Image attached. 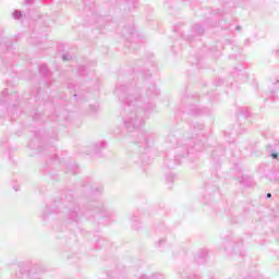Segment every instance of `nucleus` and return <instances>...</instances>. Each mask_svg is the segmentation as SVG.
<instances>
[{"label":"nucleus","mask_w":279,"mask_h":279,"mask_svg":"<svg viewBox=\"0 0 279 279\" xmlns=\"http://www.w3.org/2000/svg\"><path fill=\"white\" fill-rule=\"evenodd\" d=\"M218 86H221V84H223V81L221 78H218Z\"/></svg>","instance_id":"obj_39"},{"label":"nucleus","mask_w":279,"mask_h":279,"mask_svg":"<svg viewBox=\"0 0 279 279\" xmlns=\"http://www.w3.org/2000/svg\"><path fill=\"white\" fill-rule=\"evenodd\" d=\"M134 36L136 34L134 26H130L129 28H124L123 36Z\"/></svg>","instance_id":"obj_19"},{"label":"nucleus","mask_w":279,"mask_h":279,"mask_svg":"<svg viewBox=\"0 0 279 279\" xmlns=\"http://www.w3.org/2000/svg\"><path fill=\"white\" fill-rule=\"evenodd\" d=\"M140 279H165V276L160 274H154L151 277L143 275Z\"/></svg>","instance_id":"obj_21"},{"label":"nucleus","mask_w":279,"mask_h":279,"mask_svg":"<svg viewBox=\"0 0 279 279\" xmlns=\"http://www.w3.org/2000/svg\"><path fill=\"white\" fill-rule=\"evenodd\" d=\"M219 156H223V150H219Z\"/></svg>","instance_id":"obj_41"},{"label":"nucleus","mask_w":279,"mask_h":279,"mask_svg":"<svg viewBox=\"0 0 279 279\" xmlns=\"http://www.w3.org/2000/svg\"><path fill=\"white\" fill-rule=\"evenodd\" d=\"M271 158H274V160H276V158H278V153H271Z\"/></svg>","instance_id":"obj_32"},{"label":"nucleus","mask_w":279,"mask_h":279,"mask_svg":"<svg viewBox=\"0 0 279 279\" xmlns=\"http://www.w3.org/2000/svg\"><path fill=\"white\" fill-rule=\"evenodd\" d=\"M246 279H250V278H246Z\"/></svg>","instance_id":"obj_46"},{"label":"nucleus","mask_w":279,"mask_h":279,"mask_svg":"<svg viewBox=\"0 0 279 279\" xmlns=\"http://www.w3.org/2000/svg\"><path fill=\"white\" fill-rule=\"evenodd\" d=\"M142 73L144 77H151V73H149V71H143Z\"/></svg>","instance_id":"obj_28"},{"label":"nucleus","mask_w":279,"mask_h":279,"mask_svg":"<svg viewBox=\"0 0 279 279\" xmlns=\"http://www.w3.org/2000/svg\"><path fill=\"white\" fill-rule=\"evenodd\" d=\"M235 29L239 32L241 31V26H236Z\"/></svg>","instance_id":"obj_42"},{"label":"nucleus","mask_w":279,"mask_h":279,"mask_svg":"<svg viewBox=\"0 0 279 279\" xmlns=\"http://www.w3.org/2000/svg\"><path fill=\"white\" fill-rule=\"evenodd\" d=\"M60 119H65V118L62 116H57V121H60Z\"/></svg>","instance_id":"obj_40"},{"label":"nucleus","mask_w":279,"mask_h":279,"mask_svg":"<svg viewBox=\"0 0 279 279\" xmlns=\"http://www.w3.org/2000/svg\"><path fill=\"white\" fill-rule=\"evenodd\" d=\"M264 137L265 138H270L271 137V133H264Z\"/></svg>","instance_id":"obj_34"},{"label":"nucleus","mask_w":279,"mask_h":279,"mask_svg":"<svg viewBox=\"0 0 279 279\" xmlns=\"http://www.w3.org/2000/svg\"><path fill=\"white\" fill-rule=\"evenodd\" d=\"M83 4V16L86 23H88V25H97V27H106V24L110 22V17H104L97 14L95 0H84Z\"/></svg>","instance_id":"obj_5"},{"label":"nucleus","mask_w":279,"mask_h":279,"mask_svg":"<svg viewBox=\"0 0 279 279\" xmlns=\"http://www.w3.org/2000/svg\"><path fill=\"white\" fill-rule=\"evenodd\" d=\"M68 88L70 90H73V97L76 99V101H80V99H82V94L77 93V88H80L77 85H75L73 83H69Z\"/></svg>","instance_id":"obj_13"},{"label":"nucleus","mask_w":279,"mask_h":279,"mask_svg":"<svg viewBox=\"0 0 279 279\" xmlns=\"http://www.w3.org/2000/svg\"><path fill=\"white\" fill-rule=\"evenodd\" d=\"M26 5H32L34 3V0H25Z\"/></svg>","instance_id":"obj_33"},{"label":"nucleus","mask_w":279,"mask_h":279,"mask_svg":"<svg viewBox=\"0 0 279 279\" xmlns=\"http://www.w3.org/2000/svg\"><path fill=\"white\" fill-rule=\"evenodd\" d=\"M204 124L199 122H194L191 124L190 130L195 136H186L184 140H180L182 133L180 131H174L166 137V145L169 149H174V158L169 155L165 158V165L168 169H175L180 165V158L184 156H191L193 151H204L206 149V133L204 132Z\"/></svg>","instance_id":"obj_2"},{"label":"nucleus","mask_w":279,"mask_h":279,"mask_svg":"<svg viewBox=\"0 0 279 279\" xmlns=\"http://www.w3.org/2000/svg\"><path fill=\"white\" fill-rule=\"evenodd\" d=\"M71 58H72V57H71L70 53L62 54V60H63L64 62L71 60Z\"/></svg>","instance_id":"obj_26"},{"label":"nucleus","mask_w":279,"mask_h":279,"mask_svg":"<svg viewBox=\"0 0 279 279\" xmlns=\"http://www.w3.org/2000/svg\"><path fill=\"white\" fill-rule=\"evenodd\" d=\"M266 198H267V199H271V193H267V194H266Z\"/></svg>","instance_id":"obj_38"},{"label":"nucleus","mask_w":279,"mask_h":279,"mask_svg":"<svg viewBox=\"0 0 279 279\" xmlns=\"http://www.w3.org/2000/svg\"><path fill=\"white\" fill-rule=\"evenodd\" d=\"M65 173H72V175H75V174L80 173V167L76 163L68 165L65 167Z\"/></svg>","instance_id":"obj_16"},{"label":"nucleus","mask_w":279,"mask_h":279,"mask_svg":"<svg viewBox=\"0 0 279 279\" xmlns=\"http://www.w3.org/2000/svg\"><path fill=\"white\" fill-rule=\"evenodd\" d=\"M106 142H98L93 145V154L97 155L101 153V149H106Z\"/></svg>","instance_id":"obj_15"},{"label":"nucleus","mask_w":279,"mask_h":279,"mask_svg":"<svg viewBox=\"0 0 279 279\" xmlns=\"http://www.w3.org/2000/svg\"><path fill=\"white\" fill-rule=\"evenodd\" d=\"M211 14L219 15V14H221V10H219V9L214 10V11L211 12Z\"/></svg>","instance_id":"obj_31"},{"label":"nucleus","mask_w":279,"mask_h":279,"mask_svg":"<svg viewBox=\"0 0 279 279\" xmlns=\"http://www.w3.org/2000/svg\"><path fill=\"white\" fill-rule=\"evenodd\" d=\"M77 73L78 75H81V77H84V75L88 74V70L86 69V66L80 65L77 69Z\"/></svg>","instance_id":"obj_20"},{"label":"nucleus","mask_w":279,"mask_h":279,"mask_svg":"<svg viewBox=\"0 0 279 279\" xmlns=\"http://www.w3.org/2000/svg\"><path fill=\"white\" fill-rule=\"evenodd\" d=\"M267 149H268V150H271V149H274V145H271V144H268V145H267Z\"/></svg>","instance_id":"obj_36"},{"label":"nucleus","mask_w":279,"mask_h":279,"mask_svg":"<svg viewBox=\"0 0 279 279\" xmlns=\"http://www.w3.org/2000/svg\"><path fill=\"white\" fill-rule=\"evenodd\" d=\"M0 101L3 102V98H1Z\"/></svg>","instance_id":"obj_45"},{"label":"nucleus","mask_w":279,"mask_h":279,"mask_svg":"<svg viewBox=\"0 0 279 279\" xmlns=\"http://www.w3.org/2000/svg\"><path fill=\"white\" fill-rule=\"evenodd\" d=\"M204 34V27L199 24H195L192 26V34L191 35H184L182 34V38H185V40H192L193 36H202Z\"/></svg>","instance_id":"obj_8"},{"label":"nucleus","mask_w":279,"mask_h":279,"mask_svg":"<svg viewBox=\"0 0 279 279\" xmlns=\"http://www.w3.org/2000/svg\"><path fill=\"white\" fill-rule=\"evenodd\" d=\"M183 279H203L199 275L190 272L187 275L182 276Z\"/></svg>","instance_id":"obj_22"},{"label":"nucleus","mask_w":279,"mask_h":279,"mask_svg":"<svg viewBox=\"0 0 279 279\" xmlns=\"http://www.w3.org/2000/svg\"><path fill=\"white\" fill-rule=\"evenodd\" d=\"M23 17V13L21 12V10H15L13 12V19H15L16 21H19V19Z\"/></svg>","instance_id":"obj_24"},{"label":"nucleus","mask_w":279,"mask_h":279,"mask_svg":"<svg viewBox=\"0 0 279 279\" xmlns=\"http://www.w3.org/2000/svg\"><path fill=\"white\" fill-rule=\"evenodd\" d=\"M239 117H243V119H247V117H250V109L245 107L240 108Z\"/></svg>","instance_id":"obj_17"},{"label":"nucleus","mask_w":279,"mask_h":279,"mask_svg":"<svg viewBox=\"0 0 279 279\" xmlns=\"http://www.w3.org/2000/svg\"><path fill=\"white\" fill-rule=\"evenodd\" d=\"M133 221H136V218H135V216H133Z\"/></svg>","instance_id":"obj_44"},{"label":"nucleus","mask_w":279,"mask_h":279,"mask_svg":"<svg viewBox=\"0 0 279 279\" xmlns=\"http://www.w3.org/2000/svg\"><path fill=\"white\" fill-rule=\"evenodd\" d=\"M203 279H215V275L209 274L202 277Z\"/></svg>","instance_id":"obj_27"},{"label":"nucleus","mask_w":279,"mask_h":279,"mask_svg":"<svg viewBox=\"0 0 279 279\" xmlns=\"http://www.w3.org/2000/svg\"><path fill=\"white\" fill-rule=\"evenodd\" d=\"M199 99V96L197 94H194L192 96H187L184 99V102L186 104V113L191 114L192 117H202V114H210V109L208 107H199L195 104Z\"/></svg>","instance_id":"obj_6"},{"label":"nucleus","mask_w":279,"mask_h":279,"mask_svg":"<svg viewBox=\"0 0 279 279\" xmlns=\"http://www.w3.org/2000/svg\"><path fill=\"white\" fill-rule=\"evenodd\" d=\"M5 95H8V89H4V90L2 92V97H5Z\"/></svg>","instance_id":"obj_37"},{"label":"nucleus","mask_w":279,"mask_h":279,"mask_svg":"<svg viewBox=\"0 0 279 279\" xmlns=\"http://www.w3.org/2000/svg\"><path fill=\"white\" fill-rule=\"evenodd\" d=\"M165 241H166L165 239L159 240V247H162Z\"/></svg>","instance_id":"obj_35"},{"label":"nucleus","mask_w":279,"mask_h":279,"mask_svg":"<svg viewBox=\"0 0 279 279\" xmlns=\"http://www.w3.org/2000/svg\"><path fill=\"white\" fill-rule=\"evenodd\" d=\"M64 198L54 201L50 206L46 207V210L43 214V219H47L49 213L62 214L65 223H80V219L86 217H95L101 213L105 219H112L114 213L106 209L101 203H92L88 206L80 209V205L73 199V192L68 191L63 194Z\"/></svg>","instance_id":"obj_3"},{"label":"nucleus","mask_w":279,"mask_h":279,"mask_svg":"<svg viewBox=\"0 0 279 279\" xmlns=\"http://www.w3.org/2000/svg\"><path fill=\"white\" fill-rule=\"evenodd\" d=\"M211 156H213V158H217L219 156V151L218 150H214L211 153Z\"/></svg>","instance_id":"obj_30"},{"label":"nucleus","mask_w":279,"mask_h":279,"mask_svg":"<svg viewBox=\"0 0 279 279\" xmlns=\"http://www.w3.org/2000/svg\"><path fill=\"white\" fill-rule=\"evenodd\" d=\"M208 257V251L206 250H199L195 257L194 260L198 264V265H204V263H206V258Z\"/></svg>","instance_id":"obj_9"},{"label":"nucleus","mask_w":279,"mask_h":279,"mask_svg":"<svg viewBox=\"0 0 279 279\" xmlns=\"http://www.w3.org/2000/svg\"><path fill=\"white\" fill-rule=\"evenodd\" d=\"M121 5L125 8H128L129 11L134 10V8H136V5H138V0H123L122 2H120Z\"/></svg>","instance_id":"obj_12"},{"label":"nucleus","mask_w":279,"mask_h":279,"mask_svg":"<svg viewBox=\"0 0 279 279\" xmlns=\"http://www.w3.org/2000/svg\"><path fill=\"white\" fill-rule=\"evenodd\" d=\"M13 189H14L15 191H19V187H16V186H14Z\"/></svg>","instance_id":"obj_43"},{"label":"nucleus","mask_w":279,"mask_h":279,"mask_svg":"<svg viewBox=\"0 0 279 279\" xmlns=\"http://www.w3.org/2000/svg\"><path fill=\"white\" fill-rule=\"evenodd\" d=\"M175 180V174L173 173H168L166 175V181L169 183V184H172V182Z\"/></svg>","instance_id":"obj_23"},{"label":"nucleus","mask_w":279,"mask_h":279,"mask_svg":"<svg viewBox=\"0 0 279 279\" xmlns=\"http://www.w3.org/2000/svg\"><path fill=\"white\" fill-rule=\"evenodd\" d=\"M158 141V135L149 131H140L135 137V145L140 147V158L142 165H150L151 158L149 157V150L154 147V144Z\"/></svg>","instance_id":"obj_4"},{"label":"nucleus","mask_w":279,"mask_h":279,"mask_svg":"<svg viewBox=\"0 0 279 279\" xmlns=\"http://www.w3.org/2000/svg\"><path fill=\"white\" fill-rule=\"evenodd\" d=\"M268 99L269 101H272V104H277V101H279V78L272 84V88L269 90Z\"/></svg>","instance_id":"obj_7"},{"label":"nucleus","mask_w":279,"mask_h":279,"mask_svg":"<svg viewBox=\"0 0 279 279\" xmlns=\"http://www.w3.org/2000/svg\"><path fill=\"white\" fill-rule=\"evenodd\" d=\"M0 45H3L5 47V49H10V47H12V40L8 39V38H1L0 37Z\"/></svg>","instance_id":"obj_18"},{"label":"nucleus","mask_w":279,"mask_h":279,"mask_svg":"<svg viewBox=\"0 0 279 279\" xmlns=\"http://www.w3.org/2000/svg\"><path fill=\"white\" fill-rule=\"evenodd\" d=\"M83 186L89 189V191H90V193H93V195H99V193H101V191H104V186L93 185V182L90 181V179H88L86 181V183L83 184Z\"/></svg>","instance_id":"obj_10"},{"label":"nucleus","mask_w":279,"mask_h":279,"mask_svg":"<svg viewBox=\"0 0 279 279\" xmlns=\"http://www.w3.org/2000/svg\"><path fill=\"white\" fill-rule=\"evenodd\" d=\"M89 110H90V112H97V110H99V106L98 105H92L89 107Z\"/></svg>","instance_id":"obj_25"},{"label":"nucleus","mask_w":279,"mask_h":279,"mask_svg":"<svg viewBox=\"0 0 279 279\" xmlns=\"http://www.w3.org/2000/svg\"><path fill=\"white\" fill-rule=\"evenodd\" d=\"M53 162H57V165H60V159L58 158V155H54V158H52Z\"/></svg>","instance_id":"obj_29"},{"label":"nucleus","mask_w":279,"mask_h":279,"mask_svg":"<svg viewBox=\"0 0 279 279\" xmlns=\"http://www.w3.org/2000/svg\"><path fill=\"white\" fill-rule=\"evenodd\" d=\"M239 182L240 184H242V186H252V184H254L252 177H247V175H242L239 179Z\"/></svg>","instance_id":"obj_14"},{"label":"nucleus","mask_w":279,"mask_h":279,"mask_svg":"<svg viewBox=\"0 0 279 279\" xmlns=\"http://www.w3.org/2000/svg\"><path fill=\"white\" fill-rule=\"evenodd\" d=\"M114 93L124 104L121 117L128 132H134L145 125V120L149 119V114L154 112V97L160 95L155 83H146L144 93L132 83L120 84L116 86Z\"/></svg>","instance_id":"obj_1"},{"label":"nucleus","mask_w":279,"mask_h":279,"mask_svg":"<svg viewBox=\"0 0 279 279\" xmlns=\"http://www.w3.org/2000/svg\"><path fill=\"white\" fill-rule=\"evenodd\" d=\"M39 73L46 77L47 80V86L49 87V80H51V72L49 71V68H47V64L39 65Z\"/></svg>","instance_id":"obj_11"}]
</instances>
